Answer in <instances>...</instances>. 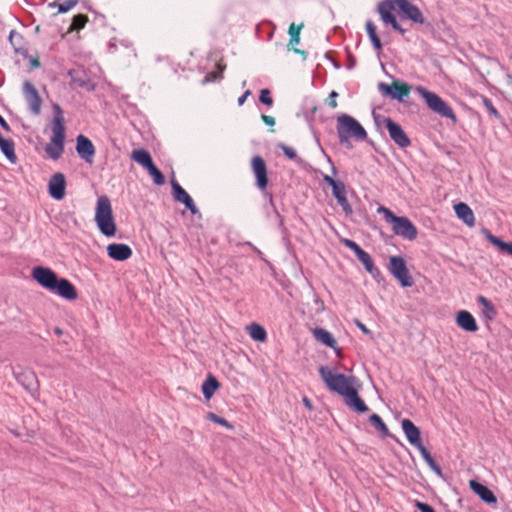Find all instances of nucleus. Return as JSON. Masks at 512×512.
Here are the masks:
<instances>
[{
    "label": "nucleus",
    "mask_w": 512,
    "mask_h": 512,
    "mask_svg": "<svg viewBox=\"0 0 512 512\" xmlns=\"http://www.w3.org/2000/svg\"><path fill=\"white\" fill-rule=\"evenodd\" d=\"M251 170L255 177V186L259 191H265L269 185L268 168L265 160L260 155L251 159Z\"/></svg>",
    "instance_id": "9b49d317"
},
{
    "label": "nucleus",
    "mask_w": 512,
    "mask_h": 512,
    "mask_svg": "<svg viewBox=\"0 0 512 512\" xmlns=\"http://www.w3.org/2000/svg\"><path fill=\"white\" fill-rule=\"evenodd\" d=\"M455 322L459 328L466 332L474 333L479 329L474 316L467 310L457 312Z\"/></svg>",
    "instance_id": "4be33fe9"
},
{
    "label": "nucleus",
    "mask_w": 512,
    "mask_h": 512,
    "mask_svg": "<svg viewBox=\"0 0 512 512\" xmlns=\"http://www.w3.org/2000/svg\"><path fill=\"white\" fill-rule=\"evenodd\" d=\"M245 245L249 246L252 248V250H254L255 252H257L258 254H261V251L255 247L251 242H246Z\"/></svg>",
    "instance_id": "774afa93"
},
{
    "label": "nucleus",
    "mask_w": 512,
    "mask_h": 512,
    "mask_svg": "<svg viewBox=\"0 0 512 512\" xmlns=\"http://www.w3.org/2000/svg\"><path fill=\"white\" fill-rule=\"evenodd\" d=\"M290 50H292L294 53L301 55L303 60H306L307 58V52L305 50L298 49L296 47H290Z\"/></svg>",
    "instance_id": "e2e57ef3"
},
{
    "label": "nucleus",
    "mask_w": 512,
    "mask_h": 512,
    "mask_svg": "<svg viewBox=\"0 0 512 512\" xmlns=\"http://www.w3.org/2000/svg\"><path fill=\"white\" fill-rule=\"evenodd\" d=\"M262 193V195L264 196V198L267 199L269 205L273 208V210L275 211L277 217L281 218L280 214L278 213L277 209H276V206H275V203H274V198H273V194L271 192L268 191V188H266L265 191H260ZM282 219H280V223L282 224Z\"/></svg>",
    "instance_id": "09e8293b"
},
{
    "label": "nucleus",
    "mask_w": 512,
    "mask_h": 512,
    "mask_svg": "<svg viewBox=\"0 0 512 512\" xmlns=\"http://www.w3.org/2000/svg\"><path fill=\"white\" fill-rule=\"evenodd\" d=\"M131 159L147 170L154 162L151 154L146 149H134L131 153Z\"/></svg>",
    "instance_id": "cd10ccee"
},
{
    "label": "nucleus",
    "mask_w": 512,
    "mask_h": 512,
    "mask_svg": "<svg viewBox=\"0 0 512 512\" xmlns=\"http://www.w3.org/2000/svg\"><path fill=\"white\" fill-rule=\"evenodd\" d=\"M370 424L380 433L382 438L393 437L388 430L387 425L384 423L382 418L374 413L369 417Z\"/></svg>",
    "instance_id": "2f4dec72"
},
{
    "label": "nucleus",
    "mask_w": 512,
    "mask_h": 512,
    "mask_svg": "<svg viewBox=\"0 0 512 512\" xmlns=\"http://www.w3.org/2000/svg\"><path fill=\"white\" fill-rule=\"evenodd\" d=\"M326 58L332 61L333 65L336 69L340 68V64L337 61H335L334 59L330 58L328 53H326Z\"/></svg>",
    "instance_id": "338daca9"
},
{
    "label": "nucleus",
    "mask_w": 512,
    "mask_h": 512,
    "mask_svg": "<svg viewBox=\"0 0 512 512\" xmlns=\"http://www.w3.org/2000/svg\"><path fill=\"white\" fill-rule=\"evenodd\" d=\"M206 418L208 420H210L211 422L219 424L227 429L234 428L233 425L230 422H228L225 418L220 417L219 415H217L213 412H208Z\"/></svg>",
    "instance_id": "a19ab883"
},
{
    "label": "nucleus",
    "mask_w": 512,
    "mask_h": 512,
    "mask_svg": "<svg viewBox=\"0 0 512 512\" xmlns=\"http://www.w3.org/2000/svg\"><path fill=\"white\" fill-rule=\"evenodd\" d=\"M31 276L40 286L50 292L55 287L56 282L59 279L58 275L52 269L43 266L34 267L32 269Z\"/></svg>",
    "instance_id": "f8f14e48"
},
{
    "label": "nucleus",
    "mask_w": 512,
    "mask_h": 512,
    "mask_svg": "<svg viewBox=\"0 0 512 512\" xmlns=\"http://www.w3.org/2000/svg\"><path fill=\"white\" fill-rule=\"evenodd\" d=\"M401 427L406 435V438L408 442L416 447L417 449H420L423 447V443L421 440V431L420 429L408 418H405L401 421Z\"/></svg>",
    "instance_id": "a211bd4d"
},
{
    "label": "nucleus",
    "mask_w": 512,
    "mask_h": 512,
    "mask_svg": "<svg viewBox=\"0 0 512 512\" xmlns=\"http://www.w3.org/2000/svg\"><path fill=\"white\" fill-rule=\"evenodd\" d=\"M23 93L33 115L41 113L42 99L35 86L28 80L23 83Z\"/></svg>",
    "instance_id": "2eb2a0df"
},
{
    "label": "nucleus",
    "mask_w": 512,
    "mask_h": 512,
    "mask_svg": "<svg viewBox=\"0 0 512 512\" xmlns=\"http://www.w3.org/2000/svg\"><path fill=\"white\" fill-rule=\"evenodd\" d=\"M377 213L382 214L385 221L392 225V230L395 235L409 241H413L417 238V227L408 217L397 216L392 210L382 205L377 208Z\"/></svg>",
    "instance_id": "20e7f679"
},
{
    "label": "nucleus",
    "mask_w": 512,
    "mask_h": 512,
    "mask_svg": "<svg viewBox=\"0 0 512 512\" xmlns=\"http://www.w3.org/2000/svg\"><path fill=\"white\" fill-rule=\"evenodd\" d=\"M302 402H303L304 406H305L308 410H312V409H313L312 402H311V400H310L308 397L304 396V397L302 398Z\"/></svg>",
    "instance_id": "69168bd1"
},
{
    "label": "nucleus",
    "mask_w": 512,
    "mask_h": 512,
    "mask_svg": "<svg viewBox=\"0 0 512 512\" xmlns=\"http://www.w3.org/2000/svg\"><path fill=\"white\" fill-rule=\"evenodd\" d=\"M400 4L401 6L398 9L402 13L403 17L417 24L422 25L425 23V18L416 5L411 3L409 0H401Z\"/></svg>",
    "instance_id": "aec40b11"
},
{
    "label": "nucleus",
    "mask_w": 512,
    "mask_h": 512,
    "mask_svg": "<svg viewBox=\"0 0 512 512\" xmlns=\"http://www.w3.org/2000/svg\"><path fill=\"white\" fill-rule=\"evenodd\" d=\"M338 97V93L336 91H331L329 94V98L327 99V103L331 108L337 107L336 98Z\"/></svg>",
    "instance_id": "6e6d98bb"
},
{
    "label": "nucleus",
    "mask_w": 512,
    "mask_h": 512,
    "mask_svg": "<svg viewBox=\"0 0 512 512\" xmlns=\"http://www.w3.org/2000/svg\"><path fill=\"white\" fill-rule=\"evenodd\" d=\"M185 208L191 212V214L196 215L199 214V210L195 205L193 199L190 197L186 202L183 203Z\"/></svg>",
    "instance_id": "603ef678"
},
{
    "label": "nucleus",
    "mask_w": 512,
    "mask_h": 512,
    "mask_svg": "<svg viewBox=\"0 0 512 512\" xmlns=\"http://www.w3.org/2000/svg\"><path fill=\"white\" fill-rule=\"evenodd\" d=\"M259 101H260V103H262L263 105H266L268 107L272 106L274 103V100L271 96V91L267 88L262 89L260 91Z\"/></svg>",
    "instance_id": "37998d69"
},
{
    "label": "nucleus",
    "mask_w": 512,
    "mask_h": 512,
    "mask_svg": "<svg viewBox=\"0 0 512 512\" xmlns=\"http://www.w3.org/2000/svg\"><path fill=\"white\" fill-rule=\"evenodd\" d=\"M15 38H18L19 40H22L21 34H19L16 30H11L9 33V41L12 44V46L15 48L16 52H20V50L16 47Z\"/></svg>",
    "instance_id": "5fc2aeb1"
},
{
    "label": "nucleus",
    "mask_w": 512,
    "mask_h": 512,
    "mask_svg": "<svg viewBox=\"0 0 512 512\" xmlns=\"http://www.w3.org/2000/svg\"><path fill=\"white\" fill-rule=\"evenodd\" d=\"M222 73H223L222 70L208 72L205 75V77L203 78L202 84H208V83L215 82V81L221 79L222 78Z\"/></svg>",
    "instance_id": "49530a36"
},
{
    "label": "nucleus",
    "mask_w": 512,
    "mask_h": 512,
    "mask_svg": "<svg viewBox=\"0 0 512 512\" xmlns=\"http://www.w3.org/2000/svg\"><path fill=\"white\" fill-rule=\"evenodd\" d=\"M482 233L491 244L497 247L500 253L512 256V242L503 241L501 238L493 235L491 231L486 228L482 230Z\"/></svg>",
    "instance_id": "393cba45"
},
{
    "label": "nucleus",
    "mask_w": 512,
    "mask_h": 512,
    "mask_svg": "<svg viewBox=\"0 0 512 512\" xmlns=\"http://www.w3.org/2000/svg\"><path fill=\"white\" fill-rule=\"evenodd\" d=\"M41 65L38 57H31L30 58V68L31 69H36V68H39Z\"/></svg>",
    "instance_id": "052dcab7"
},
{
    "label": "nucleus",
    "mask_w": 512,
    "mask_h": 512,
    "mask_svg": "<svg viewBox=\"0 0 512 512\" xmlns=\"http://www.w3.org/2000/svg\"><path fill=\"white\" fill-rule=\"evenodd\" d=\"M476 300H477L478 304L483 306L482 317L486 321L494 320L498 314L497 309L494 306V304L483 295H478Z\"/></svg>",
    "instance_id": "bb28decb"
},
{
    "label": "nucleus",
    "mask_w": 512,
    "mask_h": 512,
    "mask_svg": "<svg viewBox=\"0 0 512 512\" xmlns=\"http://www.w3.org/2000/svg\"><path fill=\"white\" fill-rule=\"evenodd\" d=\"M374 115V120L377 125H380V119H382L385 128L387 129L391 140L400 148L404 149L411 145V140L401 127L400 124L393 121L390 117H381L380 115Z\"/></svg>",
    "instance_id": "0eeeda50"
},
{
    "label": "nucleus",
    "mask_w": 512,
    "mask_h": 512,
    "mask_svg": "<svg viewBox=\"0 0 512 512\" xmlns=\"http://www.w3.org/2000/svg\"><path fill=\"white\" fill-rule=\"evenodd\" d=\"M421 456L423 457L426 464L429 466V468L438 476L442 477V469L441 467L436 463L430 452L426 449L425 446L418 449Z\"/></svg>",
    "instance_id": "72a5a7b5"
},
{
    "label": "nucleus",
    "mask_w": 512,
    "mask_h": 512,
    "mask_svg": "<svg viewBox=\"0 0 512 512\" xmlns=\"http://www.w3.org/2000/svg\"><path fill=\"white\" fill-rule=\"evenodd\" d=\"M346 51H347L346 67H347V69L351 70V69H353L356 66L357 60H356L355 56L350 52V50L348 48H346Z\"/></svg>",
    "instance_id": "864d4df0"
},
{
    "label": "nucleus",
    "mask_w": 512,
    "mask_h": 512,
    "mask_svg": "<svg viewBox=\"0 0 512 512\" xmlns=\"http://www.w3.org/2000/svg\"><path fill=\"white\" fill-rule=\"evenodd\" d=\"M51 292L70 301L75 300L78 297L75 286L66 278H59Z\"/></svg>",
    "instance_id": "6ab92c4d"
},
{
    "label": "nucleus",
    "mask_w": 512,
    "mask_h": 512,
    "mask_svg": "<svg viewBox=\"0 0 512 512\" xmlns=\"http://www.w3.org/2000/svg\"><path fill=\"white\" fill-rule=\"evenodd\" d=\"M336 131L339 143L347 149H352L351 138L356 141H364L367 139V132L364 127L352 116L341 114L337 118Z\"/></svg>",
    "instance_id": "7ed1b4c3"
},
{
    "label": "nucleus",
    "mask_w": 512,
    "mask_h": 512,
    "mask_svg": "<svg viewBox=\"0 0 512 512\" xmlns=\"http://www.w3.org/2000/svg\"><path fill=\"white\" fill-rule=\"evenodd\" d=\"M318 371L327 388L341 395L350 409L359 414L366 413L369 410L359 396L358 390L353 386L357 380L356 377L333 373L327 366H320Z\"/></svg>",
    "instance_id": "f257e3e1"
},
{
    "label": "nucleus",
    "mask_w": 512,
    "mask_h": 512,
    "mask_svg": "<svg viewBox=\"0 0 512 512\" xmlns=\"http://www.w3.org/2000/svg\"><path fill=\"white\" fill-rule=\"evenodd\" d=\"M376 29L377 28H376L375 24L373 23V21L368 20L366 22V31H367L368 37L371 41V44H372L374 50L379 53L382 50L383 45H382L380 37L377 34Z\"/></svg>",
    "instance_id": "c756f323"
},
{
    "label": "nucleus",
    "mask_w": 512,
    "mask_h": 512,
    "mask_svg": "<svg viewBox=\"0 0 512 512\" xmlns=\"http://www.w3.org/2000/svg\"><path fill=\"white\" fill-rule=\"evenodd\" d=\"M342 243L351 251H353L356 257L361 253V251H363V249L353 240L344 239L342 240Z\"/></svg>",
    "instance_id": "de8ad7c7"
},
{
    "label": "nucleus",
    "mask_w": 512,
    "mask_h": 512,
    "mask_svg": "<svg viewBox=\"0 0 512 512\" xmlns=\"http://www.w3.org/2000/svg\"><path fill=\"white\" fill-rule=\"evenodd\" d=\"M400 1L401 0H383L378 4L377 10L381 20L385 24L390 25L393 30L397 31L401 35H404L407 30L398 23L396 16L392 13V11L395 9V5L398 8L401 6Z\"/></svg>",
    "instance_id": "9d476101"
},
{
    "label": "nucleus",
    "mask_w": 512,
    "mask_h": 512,
    "mask_svg": "<svg viewBox=\"0 0 512 512\" xmlns=\"http://www.w3.org/2000/svg\"><path fill=\"white\" fill-rule=\"evenodd\" d=\"M0 126L6 132H10L11 131V128H10L9 124L7 123V121L1 115H0Z\"/></svg>",
    "instance_id": "0e129e2a"
},
{
    "label": "nucleus",
    "mask_w": 512,
    "mask_h": 512,
    "mask_svg": "<svg viewBox=\"0 0 512 512\" xmlns=\"http://www.w3.org/2000/svg\"><path fill=\"white\" fill-rule=\"evenodd\" d=\"M482 103L486 110L488 111L490 117H493L496 120H501L502 117L498 110L494 107L492 101L487 96H481Z\"/></svg>",
    "instance_id": "58836bf2"
},
{
    "label": "nucleus",
    "mask_w": 512,
    "mask_h": 512,
    "mask_svg": "<svg viewBox=\"0 0 512 512\" xmlns=\"http://www.w3.org/2000/svg\"><path fill=\"white\" fill-rule=\"evenodd\" d=\"M261 119L268 126H274L275 125V119L272 116H268V115L262 114Z\"/></svg>",
    "instance_id": "13d9d810"
},
{
    "label": "nucleus",
    "mask_w": 512,
    "mask_h": 512,
    "mask_svg": "<svg viewBox=\"0 0 512 512\" xmlns=\"http://www.w3.org/2000/svg\"><path fill=\"white\" fill-rule=\"evenodd\" d=\"M414 506L420 511V512H436L435 509L428 503L421 502L419 500H415Z\"/></svg>",
    "instance_id": "3c124183"
},
{
    "label": "nucleus",
    "mask_w": 512,
    "mask_h": 512,
    "mask_svg": "<svg viewBox=\"0 0 512 512\" xmlns=\"http://www.w3.org/2000/svg\"><path fill=\"white\" fill-rule=\"evenodd\" d=\"M146 171L152 177L153 182L156 185L161 186L165 183L166 179H165L164 174L154 163Z\"/></svg>",
    "instance_id": "e433bc0d"
},
{
    "label": "nucleus",
    "mask_w": 512,
    "mask_h": 512,
    "mask_svg": "<svg viewBox=\"0 0 512 512\" xmlns=\"http://www.w3.org/2000/svg\"><path fill=\"white\" fill-rule=\"evenodd\" d=\"M70 86L73 89L81 88L88 92L94 91L96 84L91 80L88 73L83 68L70 69Z\"/></svg>",
    "instance_id": "ddd939ff"
},
{
    "label": "nucleus",
    "mask_w": 512,
    "mask_h": 512,
    "mask_svg": "<svg viewBox=\"0 0 512 512\" xmlns=\"http://www.w3.org/2000/svg\"><path fill=\"white\" fill-rule=\"evenodd\" d=\"M323 181L325 184H327L329 187H332L334 186L335 184H337L339 181L338 180H334L332 177H330L329 175H324L323 177Z\"/></svg>",
    "instance_id": "bf43d9fd"
},
{
    "label": "nucleus",
    "mask_w": 512,
    "mask_h": 512,
    "mask_svg": "<svg viewBox=\"0 0 512 512\" xmlns=\"http://www.w3.org/2000/svg\"><path fill=\"white\" fill-rule=\"evenodd\" d=\"M303 26H304L303 23H300L299 25L292 23L289 26L288 33H289L290 39L287 44L288 50H290V47H293L300 42V32H301V29L303 28Z\"/></svg>",
    "instance_id": "f704fd0d"
},
{
    "label": "nucleus",
    "mask_w": 512,
    "mask_h": 512,
    "mask_svg": "<svg viewBox=\"0 0 512 512\" xmlns=\"http://www.w3.org/2000/svg\"><path fill=\"white\" fill-rule=\"evenodd\" d=\"M454 210L457 217L462 220L467 226L473 227L475 225V216L472 209L464 202H459L454 205Z\"/></svg>",
    "instance_id": "a878e982"
},
{
    "label": "nucleus",
    "mask_w": 512,
    "mask_h": 512,
    "mask_svg": "<svg viewBox=\"0 0 512 512\" xmlns=\"http://www.w3.org/2000/svg\"><path fill=\"white\" fill-rule=\"evenodd\" d=\"M95 222L99 231L106 237H113L116 234L117 226L114 220L111 201L108 196L102 195L98 198L95 209Z\"/></svg>",
    "instance_id": "39448f33"
},
{
    "label": "nucleus",
    "mask_w": 512,
    "mask_h": 512,
    "mask_svg": "<svg viewBox=\"0 0 512 512\" xmlns=\"http://www.w3.org/2000/svg\"><path fill=\"white\" fill-rule=\"evenodd\" d=\"M411 85L402 80L395 79L392 84L380 82L378 84L379 92L386 97L396 100L400 103L405 102L411 92Z\"/></svg>",
    "instance_id": "6e6552de"
},
{
    "label": "nucleus",
    "mask_w": 512,
    "mask_h": 512,
    "mask_svg": "<svg viewBox=\"0 0 512 512\" xmlns=\"http://www.w3.org/2000/svg\"><path fill=\"white\" fill-rule=\"evenodd\" d=\"M332 195L335 199H338L346 194V186L342 181H339L337 184L331 187Z\"/></svg>",
    "instance_id": "a18cd8bd"
},
{
    "label": "nucleus",
    "mask_w": 512,
    "mask_h": 512,
    "mask_svg": "<svg viewBox=\"0 0 512 512\" xmlns=\"http://www.w3.org/2000/svg\"><path fill=\"white\" fill-rule=\"evenodd\" d=\"M390 274L399 281L402 287H411L414 284L413 277L410 275L406 261L401 256H391L387 266Z\"/></svg>",
    "instance_id": "1a4fd4ad"
},
{
    "label": "nucleus",
    "mask_w": 512,
    "mask_h": 512,
    "mask_svg": "<svg viewBox=\"0 0 512 512\" xmlns=\"http://www.w3.org/2000/svg\"><path fill=\"white\" fill-rule=\"evenodd\" d=\"M367 272L373 277V279L380 283V282H383L385 279H384V276L382 274V272L380 271V269L378 267H376L375 265L372 266L371 269H368Z\"/></svg>",
    "instance_id": "8fccbe9b"
},
{
    "label": "nucleus",
    "mask_w": 512,
    "mask_h": 512,
    "mask_svg": "<svg viewBox=\"0 0 512 512\" xmlns=\"http://www.w3.org/2000/svg\"><path fill=\"white\" fill-rule=\"evenodd\" d=\"M220 388V383L215 376L209 374L201 386L202 394L206 400L212 398L214 393Z\"/></svg>",
    "instance_id": "c85d7f7f"
},
{
    "label": "nucleus",
    "mask_w": 512,
    "mask_h": 512,
    "mask_svg": "<svg viewBox=\"0 0 512 512\" xmlns=\"http://www.w3.org/2000/svg\"><path fill=\"white\" fill-rule=\"evenodd\" d=\"M277 148L281 149L283 151L284 155L289 160H294L297 163H301L302 162V159L298 157L296 151L292 147L286 145L285 143H283V142L278 143L277 144Z\"/></svg>",
    "instance_id": "4c0bfd02"
},
{
    "label": "nucleus",
    "mask_w": 512,
    "mask_h": 512,
    "mask_svg": "<svg viewBox=\"0 0 512 512\" xmlns=\"http://www.w3.org/2000/svg\"><path fill=\"white\" fill-rule=\"evenodd\" d=\"M108 256L116 261H125L132 256V249L124 243H112L107 246Z\"/></svg>",
    "instance_id": "5701e85b"
},
{
    "label": "nucleus",
    "mask_w": 512,
    "mask_h": 512,
    "mask_svg": "<svg viewBox=\"0 0 512 512\" xmlns=\"http://www.w3.org/2000/svg\"><path fill=\"white\" fill-rule=\"evenodd\" d=\"M76 152L78 156L88 164L93 163L96 149L92 141L85 135L80 134L76 138Z\"/></svg>",
    "instance_id": "dca6fc26"
},
{
    "label": "nucleus",
    "mask_w": 512,
    "mask_h": 512,
    "mask_svg": "<svg viewBox=\"0 0 512 512\" xmlns=\"http://www.w3.org/2000/svg\"><path fill=\"white\" fill-rule=\"evenodd\" d=\"M78 0H66L63 3L52 2L49 7H57L58 13H66L78 4Z\"/></svg>",
    "instance_id": "ea45409f"
},
{
    "label": "nucleus",
    "mask_w": 512,
    "mask_h": 512,
    "mask_svg": "<svg viewBox=\"0 0 512 512\" xmlns=\"http://www.w3.org/2000/svg\"><path fill=\"white\" fill-rule=\"evenodd\" d=\"M469 487L484 503L489 505H494L497 503L496 496L486 485L476 480H470Z\"/></svg>",
    "instance_id": "412c9836"
},
{
    "label": "nucleus",
    "mask_w": 512,
    "mask_h": 512,
    "mask_svg": "<svg viewBox=\"0 0 512 512\" xmlns=\"http://www.w3.org/2000/svg\"><path fill=\"white\" fill-rule=\"evenodd\" d=\"M313 335L317 341L333 349L338 357H342L341 350L337 347V341L332 334L324 328L317 327L313 329Z\"/></svg>",
    "instance_id": "b1692460"
},
{
    "label": "nucleus",
    "mask_w": 512,
    "mask_h": 512,
    "mask_svg": "<svg viewBox=\"0 0 512 512\" xmlns=\"http://www.w3.org/2000/svg\"><path fill=\"white\" fill-rule=\"evenodd\" d=\"M88 22V16L85 14H77L72 18V22L70 24V27L68 29V32L72 31H79L83 29Z\"/></svg>",
    "instance_id": "c9c22d12"
},
{
    "label": "nucleus",
    "mask_w": 512,
    "mask_h": 512,
    "mask_svg": "<svg viewBox=\"0 0 512 512\" xmlns=\"http://www.w3.org/2000/svg\"><path fill=\"white\" fill-rule=\"evenodd\" d=\"M66 178L62 172L54 173L48 182V193L55 200H62L66 194Z\"/></svg>",
    "instance_id": "f3484780"
},
{
    "label": "nucleus",
    "mask_w": 512,
    "mask_h": 512,
    "mask_svg": "<svg viewBox=\"0 0 512 512\" xmlns=\"http://www.w3.org/2000/svg\"><path fill=\"white\" fill-rule=\"evenodd\" d=\"M13 374L19 384H21L28 392L34 394L39 390V382L36 374L30 369L18 367L13 369Z\"/></svg>",
    "instance_id": "4468645a"
},
{
    "label": "nucleus",
    "mask_w": 512,
    "mask_h": 512,
    "mask_svg": "<svg viewBox=\"0 0 512 512\" xmlns=\"http://www.w3.org/2000/svg\"><path fill=\"white\" fill-rule=\"evenodd\" d=\"M415 91L424 99L427 107L441 117L457 122V116L453 109L436 93L429 91L423 86H417Z\"/></svg>",
    "instance_id": "423d86ee"
},
{
    "label": "nucleus",
    "mask_w": 512,
    "mask_h": 512,
    "mask_svg": "<svg viewBox=\"0 0 512 512\" xmlns=\"http://www.w3.org/2000/svg\"><path fill=\"white\" fill-rule=\"evenodd\" d=\"M170 182H171L172 196L176 202H180L183 204L191 197L186 192V190L177 182V180L174 177L171 179Z\"/></svg>",
    "instance_id": "7c9ffc66"
},
{
    "label": "nucleus",
    "mask_w": 512,
    "mask_h": 512,
    "mask_svg": "<svg viewBox=\"0 0 512 512\" xmlns=\"http://www.w3.org/2000/svg\"><path fill=\"white\" fill-rule=\"evenodd\" d=\"M357 259L364 265L366 271L374 266L372 257L365 250L361 251V253L357 256Z\"/></svg>",
    "instance_id": "79ce46f5"
},
{
    "label": "nucleus",
    "mask_w": 512,
    "mask_h": 512,
    "mask_svg": "<svg viewBox=\"0 0 512 512\" xmlns=\"http://www.w3.org/2000/svg\"><path fill=\"white\" fill-rule=\"evenodd\" d=\"M355 325L365 334H371V330L367 328L365 324H363L359 319L354 320Z\"/></svg>",
    "instance_id": "4d7b16f0"
},
{
    "label": "nucleus",
    "mask_w": 512,
    "mask_h": 512,
    "mask_svg": "<svg viewBox=\"0 0 512 512\" xmlns=\"http://www.w3.org/2000/svg\"><path fill=\"white\" fill-rule=\"evenodd\" d=\"M53 120H52V132L53 135L50 138V143L46 145L45 152L52 160H58L64 151L65 145V119L63 110L59 104H53Z\"/></svg>",
    "instance_id": "f03ea898"
},
{
    "label": "nucleus",
    "mask_w": 512,
    "mask_h": 512,
    "mask_svg": "<svg viewBox=\"0 0 512 512\" xmlns=\"http://www.w3.org/2000/svg\"><path fill=\"white\" fill-rule=\"evenodd\" d=\"M336 200L337 203L342 207V210L345 213V215L350 216L353 214V209L346 197V194Z\"/></svg>",
    "instance_id": "c03bdc74"
},
{
    "label": "nucleus",
    "mask_w": 512,
    "mask_h": 512,
    "mask_svg": "<svg viewBox=\"0 0 512 512\" xmlns=\"http://www.w3.org/2000/svg\"><path fill=\"white\" fill-rule=\"evenodd\" d=\"M251 95V91L250 90H246L242 96H240L238 98V105L241 106L244 104V102L246 101L247 97Z\"/></svg>",
    "instance_id": "680f3d73"
},
{
    "label": "nucleus",
    "mask_w": 512,
    "mask_h": 512,
    "mask_svg": "<svg viewBox=\"0 0 512 512\" xmlns=\"http://www.w3.org/2000/svg\"><path fill=\"white\" fill-rule=\"evenodd\" d=\"M248 332L250 337L258 342H264L267 339V332L265 328L258 324V323H252L248 327Z\"/></svg>",
    "instance_id": "473e14b6"
}]
</instances>
